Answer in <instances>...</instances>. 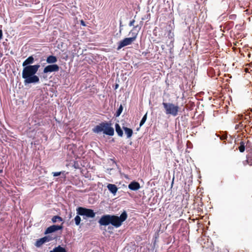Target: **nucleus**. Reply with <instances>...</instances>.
<instances>
[{"label":"nucleus","mask_w":252,"mask_h":252,"mask_svg":"<svg viewBox=\"0 0 252 252\" xmlns=\"http://www.w3.org/2000/svg\"><path fill=\"white\" fill-rule=\"evenodd\" d=\"M35 59L33 55L29 56L22 63L23 67L22 76L24 79V83L26 86L28 84H36L40 82L39 77L36 75L40 67L39 63L34 65Z\"/></svg>","instance_id":"1"},{"label":"nucleus","mask_w":252,"mask_h":252,"mask_svg":"<svg viewBox=\"0 0 252 252\" xmlns=\"http://www.w3.org/2000/svg\"><path fill=\"white\" fill-rule=\"evenodd\" d=\"M92 130L95 133L103 132L104 134L109 136H113L114 134V130L111 126V123L110 122H102L98 125L94 126Z\"/></svg>","instance_id":"2"},{"label":"nucleus","mask_w":252,"mask_h":252,"mask_svg":"<svg viewBox=\"0 0 252 252\" xmlns=\"http://www.w3.org/2000/svg\"><path fill=\"white\" fill-rule=\"evenodd\" d=\"M162 105L166 115H170L174 117L178 115L180 107L178 105L169 102H162Z\"/></svg>","instance_id":"3"},{"label":"nucleus","mask_w":252,"mask_h":252,"mask_svg":"<svg viewBox=\"0 0 252 252\" xmlns=\"http://www.w3.org/2000/svg\"><path fill=\"white\" fill-rule=\"evenodd\" d=\"M127 215L126 212H123L120 217L116 216H111V223L116 227H118L122 225L123 221L126 220Z\"/></svg>","instance_id":"4"},{"label":"nucleus","mask_w":252,"mask_h":252,"mask_svg":"<svg viewBox=\"0 0 252 252\" xmlns=\"http://www.w3.org/2000/svg\"><path fill=\"white\" fill-rule=\"evenodd\" d=\"M135 41V36L125 38L118 43V46L117 49L119 50L125 46L131 45Z\"/></svg>","instance_id":"5"},{"label":"nucleus","mask_w":252,"mask_h":252,"mask_svg":"<svg viewBox=\"0 0 252 252\" xmlns=\"http://www.w3.org/2000/svg\"><path fill=\"white\" fill-rule=\"evenodd\" d=\"M60 69V66L57 64H50L46 66L44 69L43 72L45 74L50 73L52 72L58 71Z\"/></svg>","instance_id":"6"},{"label":"nucleus","mask_w":252,"mask_h":252,"mask_svg":"<svg viewBox=\"0 0 252 252\" xmlns=\"http://www.w3.org/2000/svg\"><path fill=\"white\" fill-rule=\"evenodd\" d=\"M55 237H53L51 236H45L42 238H41L39 239H37L35 242V246L39 248L41 247L43 244L49 242L53 240H54Z\"/></svg>","instance_id":"7"},{"label":"nucleus","mask_w":252,"mask_h":252,"mask_svg":"<svg viewBox=\"0 0 252 252\" xmlns=\"http://www.w3.org/2000/svg\"><path fill=\"white\" fill-rule=\"evenodd\" d=\"M80 216H85L88 218H94L95 216V213L92 209L80 207Z\"/></svg>","instance_id":"8"},{"label":"nucleus","mask_w":252,"mask_h":252,"mask_svg":"<svg viewBox=\"0 0 252 252\" xmlns=\"http://www.w3.org/2000/svg\"><path fill=\"white\" fill-rule=\"evenodd\" d=\"M63 228V224L61 225H52L47 227L45 231L44 234H50L58 230H62Z\"/></svg>","instance_id":"9"},{"label":"nucleus","mask_w":252,"mask_h":252,"mask_svg":"<svg viewBox=\"0 0 252 252\" xmlns=\"http://www.w3.org/2000/svg\"><path fill=\"white\" fill-rule=\"evenodd\" d=\"M111 215H106L101 217L98 221L99 223L101 225H107L111 223Z\"/></svg>","instance_id":"10"},{"label":"nucleus","mask_w":252,"mask_h":252,"mask_svg":"<svg viewBox=\"0 0 252 252\" xmlns=\"http://www.w3.org/2000/svg\"><path fill=\"white\" fill-rule=\"evenodd\" d=\"M250 143V141L247 138L246 139H242L241 141L239 143V146L238 149L240 152L243 153L245 150V147L247 145Z\"/></svg>","instance_id":"11"},{"label":"nucleus","mask_w":252,"mask_h":252,"mask_svg":"<svg viewBox=\"0 0 252 252\" xmlns=\"http://www.w3.org/2000/svg\"><path fill=\"white\" fill-rule=\"evenodd\" d=\"M243 121L241 122H240L238 124L236 125L235 128L239 130H242L244 128L246 127L247 125H250L251 123V121L249 120Z\"/></svg>","instance_id":"12"},{"label":"nucleus","mask_w":252,"mask_h":252,"mask_svg":"<svg viewBox=\"0 0 252 252\" xmlns=\"http://www.w3.org/2000/svg\"><path fill=\"white\" fill-rule=\"evenodd\" d=\"M128 188L132 190H137L140 188V185L138 182L133 181L128 185Z\"/></svg>","instance_id":"13"},{"label":"nucleus","mask_w":252,"mask_h":252,"mask_svg":"<svg viewBox=\"0 0 252 252\" xmlns=\"http://www.w3.org/2000/svg\"><path fill=\"white\" fill-rule=\"evenodd\" d=\"M244 166L249 165L252 166V152L248 154L246 156V159L243 161Z\"/></svg>","instance_id":"14"},{"label":"nucleus","mask_w":252,"mask_h":252,"mask_svg":"<svg viewBox=\"0 0 252 252\" xmlns=\"http://www.w3.org/2000/svg\"><path fill=\"white\" fill-rule=\"evenodd\" d=\"M58 61L57 57L54 55H49L46 58V62L49 64H55Z\"/></svg>","instance_id":"15"},{"label":"nucleus","mask_w":252,"mask_h":252,"mask_svg":"<svg viewBox=\"0 0 252 252\" xmlns=\"http://www.w3.org/2000/svg\"><path fill=\"white\" fill-rule=\"evenodd\" d=\"M107 187L108 190L113 194H115L118 190L117 186L114 184H109Z\"/></svg>","instance_id":"16"},{"label":"nucleus","mask_w":252,"mask_h":252,"mask_svg":"<svg viewBox=\"0 0 252 252\" xmlns=\"http://www.w3.org/2000/svg\"><path fill=\"white\" fill-rule=\"evenodd\" d=\"M49 252H66L65 248L59 245L58 247H55L53 250L50 251Z\"/></svg>","instance_id":"17"},{"label":"nucleus","mask_w":252,"mask_h":252,"mask_svg":"<svg viewBox=\"0 0 252 252\" xmlns=\"http://www.w3.org/2000/svg\"><path fill=\"white\" fill-rule=\"evenodd\" d=\"M123 129L125 131V134L126 135L127 138H129L131 137L133 134V130L132 129L127 127H123Z\"/></svg>","instance_id":"18"},{"label":"nucleus","mask_w":252,"mask_h":252,"mask_svg":"<svg viewBox=\"0 0 252 252\" xmlns=\"http://www.w3.org/2000/svg\"><path fill=\"white\" fill-rule=\"evenodd\" d=\"M115 128L118 135L120 137H122L123 136V131L118 124H116Z\"/></svg>","instance_id":"19"},{"label":"nucleus","mask_w":252,"mask_h":252,"mask_svg":"<svg viewBox=\"0 0 252 252\" xmlns=\"http://www.w3.org/2000/svg\"><path fill=\"white\" fill-rule=\"evenodd\" d=\"M53 176L57 177L60 175H63V178H65L66 177V173L65 171H60V172H55L52 173Z\"/></svg>","instance_id":"20"},{"label":"nucleus","mask_w":252,"mask_h":252,"mask_svg":"<svg viewBox=\"0 0 252 252\" xmlns=\"http://www.w3.org/2000/svg\"><path fill=\"white\" fill-rule=\"evenodd\" d=\"M76 45H74L73 47L74 48V49L72 50V54L73 58H75V57L78 58L79 57V55L78 54V53L79 52V49H77L76 47Z\"/></svg>","instance_id":"21"},{"label":"nucleus","mask_w":252,"mask_h":252,"mask_svg":"<svg viewBox=\"0 0 252 252\" xmlns=\"http://www.w3.org/2000/svg\"><path fill=\"white\" fill-rule=\"evenodd\" d=\"M76 216L74 218L75 224L77 225H79V206L76 207Z\"/></svg>","instance_id":"22"},{"label":"nucleus","mask_w":252,"mask_h":252,"mask_svg":"<svg viewBox=\"0 0 252 252\" xmlns=\"http://www.w3.org/2000/svg\"><path fill=\"white\" fill-rule=\"evenodd\" d=\"M52 221L53 223H56L58 221H63V219L59 216H54L52 218Z\"/></svg>","instance_id":"23"},{"label":"nucleus","mask_w":252,"mask_h":252,"mask_svg":"<svg viewBox=\"0 0 252 252\" xmlns=\"http://www.w3.org/2000/svg\"><path fill=\"white\" fill-rule=\"evenodd\" d=\"M123 109V106L122 105H121L119 107V108H118V109L117 110L116 113L115 114V116L116 117H119L122 113Z\"/></svg>","instance_id":"24"},{"label":"nucleus","mask_w":252,"mask_h":252,"mask_svg":"<svg viewBox=\"0 0 252 252\" xmlns=\"http://www.w3.org/2000/svg\"><path fill=\"white\" fill-rule=\"evenodd\" d=\"M147 114L146 113L144 116L143 117L142 120H141V122L140 123V126H141L143 125H144V124L145 123V122H146V120H147Z\"/></svg>","instance_id":"25"},{"label":"nucleus","mask_w":252,"mask_h":252,"mask_svg":"<svg viewBox=\"0 0 252 252\" xmlns=\"http://www.w3.org/2000/svg\"><path fill=\"white\" fill-rule=\"evenodd\" d=\"M129 34H131L132 35V37H135V40L136 39L138 35L137 32H132V31H131L129 32Z\"/></svg>","instance_id":"26"},{"label":"nucleus","mask_w":252,"mask_h":252,"mask_svg":"<svg viewBox=\"0 0 252 252\" xmlns=\"http://www.w3.org/2000/svg\"><path fill=\"white\" fill-rule=\"evenodd\" d=\"M73 166L75 169H79V163L77 161H74Z\"/></svg>","instance_id":"27"},{"label":"nucleus","mask_w":252,"mask_h":252,"mask_svg":"<svg viewBox=\"0 0 252 252\" xmlns=\"http://www.w3.org/2000/svg\"><path fill=\"white\" fill-rule=\"evenodd\" d=\"M80 22L82 26H87V25H86L85 22L83 20H80Z\"/></svg>","instance_id":"28"},{"label":"nucleus","mask_w":252,"mask_h":252,"mask_svg":"<svg viewBox=\"0 0 252 252\" xmlns=\"http://www.w3.org/2000/svg\"><path fill=\"white\" fill-rule=\"evenodd\" d=\"M135 22V20H132V21H131L129 23V26H132L134 24V23Z\"/></svg>","instance_id":"29"},{"label":"nucleus","mask_w":252,"mask_h":252,"mask_svg":"<svg viewBox=\"0 0 252 252\" xmlns=\"http://www.w3.org/2000/svg\"><path fill=\"white\" fill-rule=\"evenodd\" d=\"M3 36V32L1 30H0V40H1Z\"/></svg>","instance_id":"30"},{"label":"nucleus","mask_w":252,"mask_h":252,"mask_svg":"<svg viewBox=\"0 0 252 252\" xmlns=\"http://www.w3.org/2000/svg\"><path fill=\"white\" fill-rule=\"evenodd\" d=\"M3 172V170L0 168V173H2Z\"/></svg>","instance_id":"31"},{"label":"nucleus","mask_w":252,"mask_h":252,"mask_svg":"<svg viewBox=\"0 0 252 252\" xmlns=\"http://www.w3.org/2000/svg\"><path fill=\"white\" fill-rule=\"evenodd\" d=\"M71 217H72V214H69V218H71Z\"/></svg>","instance_id":"32"}]
</instances>
